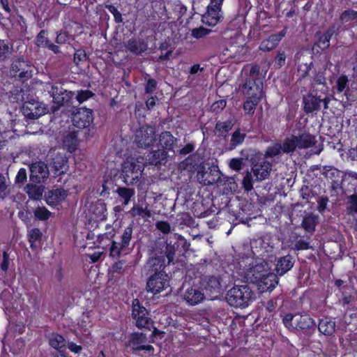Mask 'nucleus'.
Segmentation results:
<instances>
[{
    "label": "nucleus",
    "mask_w": 357,
    "mask_h": 357,
    "mask_svg": "<svg viewBox=\"0 0 357 357\" xmlns=\"http://www.w3.org/2000/svg\"><path fill=\"white\" fill-rule=\"evenodd\" d=\"M283 144L281 145L280 144H275L272 146H270L267 148L264 157L265 158H273L275 156L278 155L280 154V153L283 152Z\"/></svg>",
    "instance_id": "nucleus-36"
},
{
    "label": "nucleus",
    "mask_w": 357,
    "mask_h": 357,
    "mask_svg": "<svg viewBox=\"0 0 357 357\" xmlns=\"http://www.w3.org/2000/svg\"><path fill=\"white\" fill-rule=\"evenodd\" d=\"M6 185L5 178L0 175V198L6 195Z\"/></svg>",
    "instance_id": "nucleus-63"
},
{
    "label": "nucleus",
    "mask_w": 357,
    "mask_h": 357,
    "mask_svg": "<svg viewBox=\"0 0 357 357\" xmlns=\"http://www.w3.org/2000/svg\"><path fill=\"white\" fill-rule=\"evenodd\" d=\"M284 326L291 331H302L305 333L315 325V322L307 314L288 313L282 317Z\"/></svg>",
    "instance_id": "nucleus-4"
},
{
    "label": "nucleus",
    "mask_w": 357,
    "mask_h": 357,
    "mask_svg": "<svg viewBox=\"0 0 357 357\" xmlns=\"http://www.w3.org/2000/svg\"><path fill=\"white\" fill-rule=\"evenodd\" d=\"M11 73L20 78H29L32 75L31 67L23 59H19L12 64Z\"/></svg>",
    "instance_id": "nucleus-17"
},
{
    "label": "nucleus",
    "mask_w": 357,
    "mask_h": 357,
    "mask_svg": "<svg viewBox=\"0 0 357 357\" xmlns=\"http://www.w3.org/2000/svg\"><path fill=\"white\" fill-rule=\"evenodd\" d=\"M221 10L208 7L207 13L204 17V21L210 26H215L220 20Z\"/></svg>",
    "instance_id": "nucleus-28"
},
{
    "label": "nucleus",
    "mask_w": 357,
    "mask_h": 357,
    "mask_svg": "<svg viewBox=\"0 0 357 357\" xmlns=\"http://www.w3.org/2000/svg\"><path fill=\"white\" fill-rule=\"evenodd\" d=\"M341 20L343 22L355 21L357 22V11L354 10H347L344 11L341 16Z\"/></svg>",
    "instance_id": "nucleus-44"
},
{
    "label": "nucleus",
    "mask_w": 357,
    "mask_h": 357,
    "mask_svg": "<svg viewBox=\"0 0 357 357\" xmlns=\"http://www.w3.org/2000/svg\"><path fill=\"white\" fill-rule=\"evenodd\" d=\"M78 144L77 135L76 132H70L63 139V145L69 152H73L75 150Z\"/></svg>",
    "instance_id": "nucleus-29"
},
{
    "label": "nucleus",
    "mask_w": 357,
    "mask_h": 357,
    "mask_svg": "<svg viewBox=\"0 0 357 357\" xmlns=\"http://www.w3.org/2000/svg\"><path fill=\"white\" fill-rule=\"evenodd\" d=\"M333 33V32L329 30L319 38L317 44L320 48L326 49L329 47L330 39Z\"/></svg>",
    "instance_id": "nucleus-41"
},
{
    "label": "nucleus",
    "mask_w": 357,
    "mask_h": 357,
    "mask_svg": "<svg viewBox=\"0 0 357 357\" xmlns=\"http://www.w3.org/2000/svg\"><path fill=\"white\" fill-rule=\"evenodd\" d=\"M202 286L206 291L211 295L218 294L221 291V284L218 278L208 276L205 278L202 282Z\"/></svg>",
    "instance_id": "nucleus-21"
},
{
    "label": "nucleus",
    "mask_w": 357,
    "mask_h": 357,
    "mask_svg": "<svg viewBox=\"0 0 357 357\" xmlns=\"http://www.w3.org/2000/svg\"><path fill=\"white\" fill-rule=\"evenodd\" d=\"M50 344L54 349L61 351V349L65 348V339L59 334H52L49 339Z\"/></svg>",
    "instance_id": "nucleus-31"
},
{
    "label": "nucleus",
    "mask_w": 357,
    "mask_h": 357,
    "mask_svg": "<svg viewBox=\"0 0 357 357\" xmlns=\"http://www.w3.org/2000/svg\"><path fill=\"white\" fill-rule=\"evenodd\" d=\"M335 88L338 93L344 91V94H347L349 89V79L346 75H342L337 79Z\"/></svg>",
    "instance_id": "nucleus-34"
},
{
    "label": "nucleus",
    "mask_w": 357,
    "mask_h": 357,
    "mask_svg": "<svg viewBox=\"0 0 357 357\" xmlns=\"http://www.w3.org/2000/svg\"><path fill=\"white\" fill-rule=\"evenodd\" d=\"M166 250V256L168 259V263L169 264L174 259V257L175 255V249L174 246L171 245H167Z\"/></svg>",
    "instance_id": "nucleus-60"
},
{
    "label": "nucleus",
    "mask_w": 357,
    "mask_h": 357,
    "mask_svg": "<svg viewBox=\"0 0 357 357\" xmlns=\"http://www.w3.org/2000/svg\"><path fill=\"white\" fill-rule=\"evenodd\" d=\"M22 110L24 116L31 119H38L48 111L44 104L34 100L25 102Z\"/></svg>",
    "instance_id": "nucleus-10"
},
{
    "label": "nucleus",
    "mask_w": 357,
    "mask_h": 357,
    "mask_svg": "<svg viewBox=\"0 0 357 357\" xmlns=\"http://www.w3.org/2000/svg\"><path fill=\"white\" fill-rule=\"evenodd\" d=\"M30 178L37 183H40L49 176L47 166L43 162L33 163L30 167Z\"/></svg>",
    "instance_id": "nucleus-16"
},
{
    "label": "nucleus",
    "mask_w": 357,
    "mask_h": 357,
    "mask_svg": "<svg viewBox=\"0 0 357 357\" xmlns=\"http://www.w3.org/2000/svg\"><path fill=\"white\" fill-rule=\"evenodd\" d=\"M49 163L54 174L56 176L64 174L68 169L67 158L56 150H50L48 154Z\"/></svg>",
    "instance_id": "nucleus-9"
},
{
    "label": "nucleus",
    "mask_w": 357,
    "mask_h": 357,
    "mask_svg": "<svg viewBox=\"0 0 357 357\" xmlns=\"http://www.w3.org/2000/svg\"><path fill=\"white\" fill-rule=\"evenodd\" d=\"M233 126L231 121H218L215 125V132L218 136H225Z\"/></svg>",
    "instance_id": "nucleus-32"
},
{
    "label": "nucleus",
    "mask_w": 357,
    "mask_h": 357,
    "mask_svg": "<svg viewBox=\"0 0 357 357\" xmlns=\"http://www.w3.org/2000/svg\"><path fill=\"white\" fill-rule=\"evenodd\" d=\"M68 349L75 354H79L82 350V347L79 345L76 344L73 342H70L68 345Z\"/></svg>",
    "instance_id": "nucleus-64"
},
{
    "label": "nucleus",
    "mask_w": 357,
    "mask_h": 357,
    "mask_svg": "<svg viewBox=\"0 0 357 357\" xmlns=\"http://www.w3.org/2000/svg\"><path fill=\"white\" fill-rule=\"evenodd\" d=\"M93 121L92 110L84 107L79 108L76 112L73 113L72 117L73 126L78 128L89 127L93 123Z\"/></svg>",
    "instance_id": "nucleus-12"
},
{
    "label": "nucleus",
    "mask_w": 357,
    "mask_h": 357,
    "mask_svg": "<svg viewBox=\"0 0 357 357\" xmlns=\"http://www.w3.org/2000/svg\"><path fill=\"white\" fill-rule=\"evenodd\" d=\"M204 293L197 287L186 289L183 294L184 300L191 305H195L204 301Z\"/></svg>",
    "instance_id": "nucleus-18"
},
{
    "label": "nucleus",
    "mask_w": 357,
    "mask_h": 357,
    "mask_svg": "<svg viewBox=\"0 0 357 357\" xmlns=\"http://www.w3.org/2000/svg\"><path fill=\"white\" fill-rule=\"evenodd\" d=\"M272 165L264 159L257 162H252L251 172H247L243 180V185L245 190L250 191L253 188V183L266 179L271 172Z\"/></svg>",
    "instance_id": "nucleus-2"
},
{
    "label": "nucleus",
    "mask_w": 357,
    "mask_h": 357,
    "mask_svg": "<svg viewBox=\"0 0 357 357\" xmlns=\"http://www.w3.org/2000/svg\"><path fill=\"white\" fill-rule=\"evenodd\" d=\"M132 317L136 321V326L141 328L149 327L151 319L148 317L146 309L139 304V301L135 299L132 302Z\"/></svg>",
    "instance_id": "nucleus-13"
},
{
    "label": "nucleus",
    "mask_w": 357,
    "mask_h": 357,
    "mask_svg": "<svg viewBox=\"0 0 357 357\" xmlns=\"http://www.w3.org/2000/svg\"><path fill=\"white\" fill-rule=\"evenodd\" d=\"M86 59V55L84 50H78L74 54V62L76 65H78L80 62Z\"/></svg>",
    "instance_id": "nucleus-56"
},
{
    "label": "nucleus",
    "mask_w": 357,
    "mask_h": 357,
    "mask_svg": "<svg viewBox=\"0 0 357 357\" xmlns=\"http://www.w3.org/2000/svg\"><path fill=\"white\" fill-rule=\"evenodd\" d=\"M210 32H211V30H208V29L203 28V27H200L198 29H192V36L196 38H201L204 37L206 35H208Z\"/></svg>",
    "instance_id": "nucleus-51"
},
{
    "label": "nucleus",
    "mask_w": 357,
    "mask_h": 357,
    "mask_svg": "<svg viewBox=\"0 0 357 357\" xmlns=\"http://www.w3.org/2000/svg\"><path fill=\"white\" fill-rule=\"evenodd\" d=\"M174 238L177 241V247L181 245L184 250L189 248L190 245L183 236L178 234H174Z\"/></svg>",
    "instance_id": "nucleus-50"
},
{
    "label": "nucleus",
    "mask_w": 357,
    "mask_h": 357,
    "mask_svg": "<svg viewBox=\"0 0 357 357\" xmlns=\"http://www.w3.org/2000/svg\"><path fill=\"white\" fill-rule=\"evenodd\" d=\"M321 100L315 96L309 95L303 98L304 109L307 113L317 111L320 108Z\"/></svg>",
    "instance_id": "nucleus-23"
},
{
    "label": "nucleus",
    "mask_w": 357,
    "mask_h": 357,
    "mask_svg": "<svg viewBox=\"0 0 357 357\" xmlns=\"http://www.w3.org/2000/svg\"><path fill=\"white\" fill-rule=\"evenodd\" d=\"M10 47L5 40L0 39V59H3L9 52Z\"/></svg>",
    "instance_id": "nucleus-55"
},
{
    "label": "nucleus",
    "mask_w": 357,
    "mask_h": 357,
    "mask_svg": "<svg viewBox=\"0 0 357 357\" xmlns=\"http://www.w3.org/2000/svg\"><path fill=\"white\" fill-rule=\"evenodd\" d=\"M147 265L149 266H153V267H155L153 270L154 271H157L158 270V267L159 268H162L164 265V261H162L160 258L158 257H154V258H151L149 260V261L147 262Z\"/></svg>",
    "instance_id": "nucleus-54"
},
{
    "label": "nucleus",
    "mask_w": 357,
    "mask_h": 357,
    "mask_svg": "<svg viewBox=\"0 0 357 357\" xmlns=\"http://www.w3.org/2000/svg\"><path fill=\"white\" fill-rule=\"evenodd\" d=\"M157 86V82L153 79H149L147 81L145 90L147 93H151L154 91V90L156 89Z\"/></svg>",
    "instance_id": "nucleus-59"
},
{
    "label": "nucleus",
    "mask_w": 357,
    "mask_h": 357,
    "mask_svg": "<svg viewBox=\"0 0 357 357\" xmlns=\"http://www.w3.org/2000/svg\"><path fill=\"white\" fill-rule=\"evenodd\" d=\"M294 266V261L290 255H287L278 259L275 271L279 275H283Z\"/></svg>",
    "instance_id": "nucleus-22"
},
{
    "label": "nucleus",
    "mask_w": 357,
    "mask_h": 357,
    "mask_svg": "<svg viewBox=\"0 0 357 357\" xmlns=\"http://www.w3.org/2000/svg\"><path fill=\"white\" fill-rule=\"evenodd\" d=\"M26 179V172L25 169H20L16 176L17 183H24Z\"/></svg>",
    "instance_id": "nucleus-62"
},
{
    "label": "nucleus",
    "mask_w": 357,
    "mask_h": 357,
    "mask_svg": "<svg viewBox=\"0 0 357 357\" xmlns=\"http://www.w3.org/2000/svg\"><path fill=\"white\" fill-rule=\"evenodd\" d=\"M245 137V133L241 132L240 130H235L231 135L229 144V149L232 150L235 149L237 146L241 144L243 142Z\"/></svg>",
    "instance_id": "nucleus-33"
},
{
    "label": "nucleus",
    "mask_w": 357,
    "mask_h": 357,
    "mask_svg": "<svg viewBox=\"0 0 357 357\" xmlns=\"http://www.w3.org/2000/svg\"><path fill=\"white\" fill-rule=\"evenodd\" d=\"M155 227L163 234H169L171 231V226L167 221H158Z\"/></svg>",
    "instance_id": "nucleus-52"
},
{
    "label": "nucleus",
    "mask_w": 357,
    "mask_h": 357,
    "mask_svg": "<svg viewBox=\"0 0 357 357\" xmlns=\"http://www.w3.org/2000/svg\"><path fill=\"white\" fill-rule=\"evenodd\" d=\"M127 48L135 54H141L146 50V45L140 40H130Z\"/></svg>",
    "instance_id": "nucleus-30"
},
{
    "label": "nucleus",
    "mask_w": 357,
    "mask_h": 357,
    "mask_svg": "<svg viewBox=\"0 0 357 357\" xmlns=\"http://www.w3.org/2000/svg\"><path fill=\"white\" fill-rule=\"evenodd\" d=\"M259 98H247L246 101L243 104V109L248 114H253L257 105Z\"/></svg>",
    "instance_id": "nucleus-39"
},
{
    "label": "nucleus",
    "mask_w": 357,
    "mask_h": 357,
    "mask_svg": "<svg viewBox=\"0 0 357 357\" xmlns=\"http://www.w3.org/2000/svg\"><path fill=\"white\" fill-rule=\"evenodd\" d=\"M347 210L349 215L357 213V194L348 197Z\"/></svg>",
    "instance_id": "nucleus-40"
},
{
    "label": "nucleus",
    "mask_w": 357,
    "mask_h": 357,
    "mask_svg": "<svg viewBox=\"0 0 357 357\" xmlns=\"http://www.w3.org/2000/svg\"><path fill=\"white\" fill-rule=\"evenodd\" d=\"M176 142V139L169 132L165 131L160 135L159 144L165 149L172 150Z\"/></svg>",
    "instance_id": "nucleus-27"
},
{
    "label": "nucleus",
    "mask_w": 357,
    "mask_h": 357,
    "mask_svg": "<svg viewBox=\"0 0 357 357\" xmlns=\"http://www.w3.org/2000/svg\"><path fill=\"white\" fill-rule=\"evenodd\" d=\"M131 213L133 216L137 215H144L147 218H150L151 216V212L147 207L142 206H134L131 209Z\"/></svg>",
    "instance_id": "nucleus-43"
},
{
    "label": "nucleus",
    "mask_w": 357,
    "mask_h": 357,
    "mask_svg": "<svg viewBox=\"0 0 357 357\" xmlns=\"http://www.w3.org/2000/svg\"><path fill=\"white\" fill-rule=\"evenodd\" d=\"M132 235V227H127L121 235V242L113 241L109 250V255L114 258L120 257L121 253L129 245Z\"/></svg>",
    "instance_id": "nucleus-11"
},
{
    "label": "nucleus",
    "mask_w": 357,
    "mask_h": 357,
    "mask_svg": "<svg viewBox=\"0 0 357 357\" xmlns=\"http://www.w3.org/2000/svg\"><path fill=\"white\" fill-rule=\"evenodd\" d=\"M318 328L320 333L331 335L335 331V322L331 318H323L319 321Z\"/></svg>",
    "instance_id": "nucleus-24"
},
{
    "label": "nucleus",
    "mask_w": 357,
    "mask_h": 357,
    "mask_svg": "<svg viewBox=\"0 0 357 357\" xmlns=\"http://www.w3.org/2000/svg\"><path fill=\"white\" fill-rule=\"evenodd\" d=\"M147 157L149 164L159 165L166 162L167 153L164 150H158L150 153Z\"/></svg>",
    "instance_id": "nucleus-25"
},
{
    "label": "nucleus",
    "mask_w": 357,
    "mask_h": 357,
    "mask_svg": "<svg viewBox=\"0 0 357 357\" xmlns=\"http://www.w3.org/2000/svg\"><path fill=\"white\" fill-rule=\"evenodd\" d=\"M107 9L114 15L116 22H122V17L118 9L113 5H106Z\"/></svg>",
    "instance_id": "nucleus-53"
},
{
    "label": "nucleus",
    "mask_w": 357,
    "mask_h": 357,
    "mask_svg": "<svg viewBox=\"0 0 357 357\" xmlns=\"http://www.w3.org/2000/svg\"><path fill=\"white\" fill-rule=\"evenodd\" d=\"M46 31L44 30L40 31V32L37 36L36 38V45L38 47H46L47 44L50 43L46 37Z\"/></svg>",
    "instance_id": "nucleus-47"
},
{
    "label": "nucleus",
    "mask_w": 357,
    "mask_h": 357,
    "mask_svg": "<svg viewBox=\"0 0 357 357\" xmlns=\"http://www.w3.org/2000/svg\"><path fill=\"white\" fill-rule=\"evenodd\" d=\"M241 274L247 282L255 283L262 292L272 291L278 284L277 275L271 272L267 262L262 260L250 264L249 267L243 269Z\"/></svg>",
    "instance_id": "nucleus-1"
},
{
    "label": "nucleus",
    "mask_w": 357,
    "mask_h": 357,
    "mask_svg": "<svg viewBox=\"0 0 357 357\" xmlns=\"http://www.w3.org/2000/svg\"><path fill=\"white\" fill-rule=\"evenodd\" d=\"M226 105L227 102L225 100H219L212 104L211 106V109L215 113H219L223 110V109L226 107Z\"/></svg>",
    "instance_id": "nucleus-48"
},
{
    "label": "nucleus",
    "mask_w": 357,
    "mask_h": 357,
    "mask_svg": "<svg viewBox=\"0 0 357 357\" xmlns=\"http://www.w3.org/2000/svg\"><path fill=\"white\" fill-rule=\"evenodd\" d=\"M135 142L140 148L152 146L156 142L155 129L151 126L139 128L136 132Z\"/></svg>",
    "instance_id": "nucleus-8"
},
{
    "label": "nucleus",
    "mask_w": 357,
    "mask_h": 357,
    "mask_svg": "<svg viewBox=\"0 0 357 357\" xmlns=\"http://www.w3.org/2000/svg\"><path fill=\"white\" fill-rule=\"evenodd\" d=\"M169 287V278L163 271L157 272L147 281L146 289L153 294H160Z\"/></svg>",
    "instance_id": "nucleus-7"
},
{
    "label": "nucleus",
    "mask_w": 357,
    "mask_h": 357,
    "mask_svg": "<svg viewBox=\"0 0 357 357\" xmlns=\"http://www.w3.org/2000/svg\"><path fill=\"white\" fill-rule=\"evenodd\" d=\"M146 340V337L145 335L143 333H135L130 336L129 340L126 343V346L130 347L133 350H141L142 344L144 343Z\"/></svg>",
    "instance_id": "nucleus-26"
},
{
    "label": "nucleus",
    "mask_w": 357,
    "mask_h": 357,
    "mask_svg": "<svg viewBox=\"0 0 357 357\" xmlns=\"http://www.w3.org/2000/svg\"><path fill=\"white\" fill-rule=\"evenodd\" d=\"M286 56L284 52H279L275 57V65H277L278 67L282 66L285 63Z\"/></svg>",
    "instance_id": "nucleus-61"
},
{
    "label": "nucleus",
    "mask_w": 357,
    "mask_h": 357,
    "mask_svg": "<svg viewBox=\"0 0 357 357\" xmlns=\"http://www.w3.org/2000/svg\"><path fill=\"white\" fill-rule=\"evenodd\" d=\"M26 192L29 197L33 199H39L43 195V190L41 188L36 185H27Z\"/></svg>",
    "instance_id": "nucleus-38"
},
{
    "label": "nucleus",
    "mask_w": 357,
    "mask_h": 357,
    "mask_svg": "<svg viewBox=\"0 0 357 357\" xmlns=\"http://www.w3.org/2000/svg\"><path fill=\"white\" fill-rule=\"evenodd\" d=\"M244 47L243 46H231L229 48L227 49V51L229 52L231 54H229V56L236 58V59H240L241 56L244 53L243 52Z\"/></svg>",
    "instance_id": "nucleus-46"
},
{
    "label": "nucleus",
    "mask_w": 357,
    "mask_h": 357,
    "mask_svg": "<svg viewBox=\"0 0 357 357\" xmlns=\"http://www.w3.org/2000/svg\"><path fill=\"white\" fill-rule=\"evenodd\" d=\"M284 36V33L283 31L270 36L261 41L259 50L263 52H269L274 50Z\"/></svg>",
    "instance_id": "nucleus-19"
},
{
    "label": "nucleus",
    "mask_w": 357,
    "mask_h": 357,
    "mask_svg": "<svg viewBox=\"0 0 357 357\" xmlns=\"http://www.w3.org/2000/svg\"><path fill=\"white\" fill-rule=\"evenodd\" d=\"M302 225L307 231H314L316 226L315 218L312 216L305 217L302 222Z\"/></svg>",
    "instance_id": "nucleus-45"
},
{
    "label": "nucleus",
    "mask_w": 357,
    "mask_h": 357,
    "mask_svg": "<svg viewBox=\"0 0 357 357\" xmlns=\"http://www.w3.org/2000/svg\"><path fill=\"white\" fill-rule=\"evenodd\" d=\"M118 195L124 199L123 204L128 205L130 198L134 195L133 190L126 188H119L116 190Z\"/></svg>",
    "instance_id": "nucleus-37"
},
{
    "label": "nucleus",
    "mask_w": 357,
    "mask_h": 357,
    "mask_svg": "<svg viewBox=\"0 0 357 357\" xmlns=\"http://www.w3.org/2000/svg\"><path fill=\"white\" fill-rule=\"evenodd\" d=\"M50 93L53 98V101L59 106L63 105L65 103L69 102L74 95L72 91L63 89L61 85L57 83L51 84V91Z\"/></svg>",
    "instance_id": "nucleus-15"
},
{
    "label": "nucleus",
    "mask_w": 357,
    "mask_h": 357,
    "mask_svg": "<svg viewBox=\"0 0 357 357\" xmlns=\"http://www.w3.org/2000/svg\"><path fill=\"white\" fill-rule=\"evenodd\" d=\"M243 161L240 158H232L229 162V167L235 171H238L242 167Z\"/></svg>",
    "instance_id": "nucleus-58"
},
{
    "label": "nucleus",
    "mask_w": 357,
    "mask_h": 357,
    "mask_svg": "<svg viewBox=\"0 0 357 357\" xmlns=\"http://www.w3.org/2000/svg\"><path fill=\"white\" fill-rule=\"evenodd\" d=\"M41 236V232L38 229H33L29 232V241L31 246L33 247V243Z\"/></svg>",
    "instance_id": "nucleus-49"
},
{
    "label": "nucleus",
    "mask_w": 357,
    "mask_h": 357,
    "mask_svg": "<svg viewBox=\"0 0 357 357\" xmlns=\"http://www.w3.org/2000/svg\"><path fill=\"white\" fill-rule=\"evenodd\" d=\"M34 215L40 220H45L50 218L51 212L45 207H38L34 211Z\"/></svg>",
    "instance_id": "nucleus-42"
},
{
    "label": "nucleus",
    "mask_w": 357,
    "mask_h": 357,
    "mask_svg": "<svg viewBox=\"0 0 357 357\" xmlns=\"http://www.w3.org/2000/svg\"><path fill=\"white\" fill-rule=\"evenodd\" d=\"M93 93L89 91H82L78 93L76 96L77 100L79 103L83 102L84 101L88 100L90 97H91Z\"/></svg>",
    "instance_id": "nucleus-57"
},
{
    "label": "nucleus",
    "mask_w": 357,
    "mask_h": 357,
    "mask_svg": "<svg viewBox=\"0 0 357 357\" xmlns=\"http://www.w3.org/2000/svg\"><path fill=\"white\" fill-rule=\"evenodd\" d=\"M144 165L138 158L128 157L122 164V177L127 185L137 183L142 176Z\"/></svg>",
    "instance_id": "nucleus-5"
},
{
    "label": "nucleus",
    "mask_w": 357,
    "mask_h": 357,
    "mask_svg": "<svg viewBox=\"0 0 357 357\" xmlns=\"http://www.w3.org/2000/svg\"><path fill=\"white\" fill-rule=\"evenodd\" d=\"M67 192L62 188H56L46 194V202L50 206H56L61 203L67 197Z\"/></svg>",
    "instance_id": "nucleus-20"
},
{
    "label": "nucleus",
    "mask_w": 357,
    "mask_h": 357,
    "mask_svg": "<svg viewBox=\"0 0 357 357\" xmlns=\"http://www.w3.org/2000/svg\"><path fill=\"white\" fill-rule=\"evenodd\" d=\"M93 213L98 220H103L106 217V206L102 202H98L93 206Z\"/></svg>",
    "instance_id": "nucleus-35"
},
{
    "label": "nucleus",
    "mask_w": 357,
    "mask_h": 357,
    "mask_svg": "<svg viewBox=\"0 0 357 357\" xmlns=\"http://www.w3.org/2000/svg\"><path fill=\"white\" fill-rule=\"evenodd\" d=\"M263 84L260 79L250 78L243 84L242 91L248 98H259L262 97Z\"/></svg>",
    "instance_id": "nucleus-14"
},
{
    "label": "nucleus",
    "mask_w": 357,
    "mask_h": 357,
    "mask_svg": "<svg viewBox=\"0 0 357 357\" xmlns=\"http://www.w3.org/2000/svg\"><path fill=\"white\" fill-rule=\"evenodd\" d=\"M255 298V294L248 284L236 285L227 295L228 303L234 307H245Z\"/></svg>",
    "instance_id": "nucleus-3"
},
{
    "label": "nucleus",
    "mask_w": 357,
    "mask_h": 357,
    "mask_svg": "<svg viewBox=\"0 0 357 357\" xmlns=\"http://www.w3.org/2000/svg\"><path fill=\"white\" fill-rule=\"evenodd\" d=\"M314 136L308 134L303 133L298 136L291 135L284 139L283 142V152L290 153L295 151L296 149H307L312 147L316 144Z\"/></svg>",
    "instance_id": "nucleus-6"
}]
</instances>
